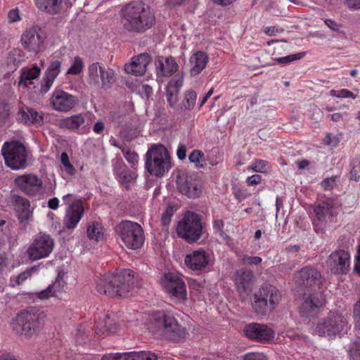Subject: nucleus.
Masks as SVG:
<instances>
[{
    "instance_id": "1",
    "label": "nucleus",
    "mask_w": 360,
    "mask_h": 360,
    "mask_svg": "<svg viewBox=\"0 0 360 360\" xmlns=\"http://www.w3.org/2000/svg\"><path fill=\"white\" fill-rule=\"evenodd\" d=\"M141 286V278L134 271H103L96 281L97 291L110 297H128Z\"/></svg>"
},
{
    "instance_id": "2",
    "label": "nucleus",
    "mask_w": 360,
    "mask_h": 360,
    "mask_svg": "<svg viewBox=\"0 0 360 360\" xmlns=\"http://www.w3.org/2000/svg\"><path fill=\"white\" fill-rule=\"evenodd\" d=\"M121 23L127 32L143 34L155 25V16L146 4L132 1L122 8Z\"/></svg>"
},
{
    "instance_id": "3",
    "label": "nucleus",
    "mask_w": 360,
    "mask_h": 360,
    "mask_svg": "<svg viewBox=\"0 0 360 360\" xmlns=\"http://www.w3.org/2000/svg\"><path fill=\"white\" fill-rule=\"evenodd\" d=\"M46 319L45 313L39 308L31 307L19 311L14 330L21 335L30 338L41 330Z\"/></svg>"
},
{
    "instance_id": "4",
    "label": "nucleus",
    "mask_w": 360,
    "mask_h": 360,
    "mask_svg": "<svg viewBox=\"0 0 360 360\" xmlns=\"http://www.w3.org/2000/svg\"><path fill=\"white\" fill-rule=\"evenodd\" d=\"M281 300L280 291L273 285L264 283L253 295L252 307L257 315L270 314Z\"/></svg>"
},
{
    "instance_id": "5",
    "label": "nucleus",
    "mask_w": 360,
    "mask_h": 360,
    "mask_svg": "<svg viewBox=\"0 0 360 360\" xmlns=\"http://www.w3.org/2000/svg\"><path fill=\"white\" fill-rule=\"evenodd\" d=\"M349 327L347 314L330 311L314 325V333L319 336L335 338L346 333Z\"/></svg>"
},
{
    "instance_id": "6",
    "label": "nucleus",
    "mask_w": 360,
    "mask_h": 360,
    "mask_svg": "<svg viewBox=\"0 0 360 360\" xmlns=\"http://www.w3.org/2000/svg\"><path fill=\"white\" fill-rule=\"evenodd\" d=\"M176 233L188 243H196L203 233L202 217L194 212H187L178 223Z\"/></svg>"
},
{
    "instance_id": "7",
    "label": "nucleus",
    "mask_w": 360,
    "mask_h": 360,
    "mask_svg": "<svg viewBox=\"0 0 360 360\" xmlns=\"http://www.w3.org/2000/svg\"><path fill=\"white\" fill-rule=\"evenodd\" d=\"M146 169L155 176H162L171 167L169 155L163 146L151 147L146 154Z\"/></svg>"
},
{
    "instance_id": "8",
    "label": "nucleus",
    "mask_w": 360,
    "mask_h": 360,
    "mask_svg": "<svg viewBox=\"0 0 360 360\" xmlns=\"http://www.w3.org/2000/svg\"><path fill=\"white\" fill-rule=\"evenodd\" d=\"M115 232L129 249H139L144 243L143 229L136 222L122 221L116 226Z\"/></svg>"
},
{
    "instance_id": "9",
    "label": "nucleus",
    "mask_w": 360,
    "mask_h": 360,
    "mask_svg": "<svg viewBox=\"0 0 360 360\" xmlns=\"http://www.w3.org/2000/svg\"><path fill=\"white\" fill-rule=\"evenodd\" d=\"M5 164L14 170L25 169L27 165V150L21 142H5L1 148Z\"/></svg>"
},
{
    "instance_id": "10",
    "label": "nucleus",
    "mask_w": 360,
    "mask_h": 360,
    "mask_svg": "<svg viewBox=\"0 0 360 360\" xmlns=\"http://www.w3.org/2000/svg\"><path fill=\"white\" fill-rule=\"evenodd\" d=\"M153 319L167 339L178 341L186 337V328L181 326L172 315L162 311H158L154 314Z\"/></svg>"
},
{
    "instance_id": "11",
    "label": "nucleus",
    "mask_w": 360,
    "mask_h": 360,
    "mask_svg": "<svg viewBox=\"0 0 360 360\" xmlns=\"http://www.w3.org/2000/svg\"><path fill=\"white\" fill-rule=\"evenodd\" d=\"M46 35L44 30L37 24L27 27L20 37V43L24 49L37 54L45 49Z\"/></svg>"
},
{
    "instance_id": "12",
    "label": "nucleus",
    "mask_w": 360,
    "mask_h": 360,
    "mask_svg": "<svg viewBox=\"0 0 360 360\" xmlns=\"http://www.w3.org/2000/svg\"><path fill=\"white\" fill-rule=\"evenodd\" d=\"M162 287L174 302H184L187 300V292L184 281L174 271L165 273L160 279Z\"/></svg>"
},
{
    "instance_id": "13",
    "label": "nucleus",
    "mask_w": 360,
    "mask_h": 360,
    "mask_svg": "<svg viewBox=\"0 0 360 360\" xmlns=\"http://www.w3.org/2000/svg\"><path fill=\"white\" fill-rule=\"evenodd\" d=\"M54 240L45 233L37 234L27 249V255L32 260L45 258L51 253Z\"/></svg>"
},
{
    "instance_id": "14",
    "label": "nucleus",
    "mask_w": 360,
    "mask_h": 360,
    "mask_svg": "<svg viewBox=\"0 0 360 360\" xmlns=\"http://www.w3.org/2000/svg\"><path fill=\"white\" fill-rule=\"evenodd\" d=\"M303 300L300 313L302 316L308 318L315 317L326 303L324 296L321 291L309 293L304 292Z\"/></svg>"
},
{
    "instance_id": "15",
    "label": "nucleus",
    "mask_w": 360,
    "mask_h": 360,
    "mask_svg": "<svg viewBox=\"0 0 360 360\" xmlns=\"http://www.w3.org/2000/svg\"><path fill=\"white\" fill-rule=\"evenodd\" d=\"M71 196V194H67L63 198V201L68 205L63 221L64 227L68 230H73L76 228L84 212L83 202L81 200H75L71 204H69L68 200Z\"/></svg>"
},
{
    "instance_id": "16",
    "label": "nucleus",
    "mask_w": 360,
    "mask_h": 360,
    "mask_svg": "<svg viewBox=\"0 0 360 360\" xmlns=\"http://www.w3.org/2000/svg\"><path fill=\"white\" fill-rule=\"evenodd\" d=\"M176 186L179 192L189 198H198L202 192L200 181L185 172L177 175Z\"/></svg>"
},
{
    "instance_id": "17",
    "label": "nucleus",
    "mask_w": 360,
    "mask_h": 360,
    "mask_svg": "<svg viewBox=\"0 0 360 360\" xmlns=\"http://www.w3.org/2000/svg\"><path fill=\"white\" fill-rule=\"evenodd\" d=\"M294 278L299 287L307 289V293L320 291L323 283L320 271H296Z\"/></svg>"
},
{
    "instance_id": "18",
    "label": "nucleus",
    "mask_w": 360,
    "mask_h": 360,
    "mask_svg": "<svg viewBox=\"0 0 360 360\" xmlns=\"http://www.w3.org/2000/svg\"><path fill=\"white\" fill-rule=\"evenodd\" d=\"M243 332L250 340L262 342L271 340L275 335L271 328L259 323H250L245 325Z\"/></svg>"
},
{
    "instance_id": "19",
    "label": "nucleus",
    "mask_w": 360,
    "mask_h": 360,
    "mask_svg": "<svg viewBox=\"0 0 360 360\" xmlns=\"http://www.w3.org/2000/svg\"><path fill=\"white\" fill-rule=\"evenodd\" d=\"M15 182L23 193L29 195H35L39 193L43 184L41 179L32 174L18 176Z\"/></svg>"
},
{
    "instance_id": "20",
    "label": "nucleus",
    "mask_w": 360,
    "mask_h": 360,
    "mask_svg": "<svg viewBox=\"0 0 360 360\" xmlns=\"http://www.w3.org/2000/svg\"><path fill=\"white\" fill-rule=\"evenodd\" d=\"M326 266L330 270H348L351 264L349 250H336L326 259Z\"/></svg>"
},
{
    "instance_id": "21",
    "label": "nucleus",
    "mask_w": 360,
    "mask_h": 360,
    "mask_svg": "<svg viewBox=\"0 0 360 360\" xmlns=\"http://www.w3.org/2000/svg\"><path fill=\"white\" fill-rule=\"evenodd\" d=\"M53 108L58 111L68 112L78 103L76 96L63 91H56L51 98Z\"/></svg>"
},
{
    "instance_id": "22",
    "label": "nucleus",
    "mask_w": 360,
    "mask_h": 360,
    "mask_svg": "<svg viewBox=\"0 0 360 360\" xmlns=\"http://www.w3.org/2000/svg\"><path fill=\"white\" fill-rule=\"evenodd\" d=\"M151 62V56L147 53H142L134 56L129 63L124 65V70L128 74L141 76L146 72L147 66Z\"/></svg>"
},
{
    "instance_id": "23",
    "label": "nucleus",
    "mask_w": 360,
    "mask_h": 360,
    "mask_svg": "<svg viewBox=\"0 0 360 360\" xmlns=\"http://www.w3.org/2000/svg\"><path fill=\"white\" fill-rule=\"evenodd\" d=\"M210 262L209 255L202 249L193 251L185 257V264L192 270H201L206 268Z\"/></svg>"
},
{
    "instance_id": "24",
    "label": "nucleus",
    "mask_w": 360,
    "mask_h": 360,
    "mask_svg": "<svg viewBox=\"0 0 360 360\" xmlns=\"http://www.w3.org/2000/svg\"><path fill=\"white\" fill-rule=\"evenodd\" d=\"M60 71L61 62L60 60H55L50 62L40 86L41 94H44L49 91Z\"/></svg>"
},
{
    "instance_id": "25",
    "label": "nucleus",
    "mask_w": 360,
    "mask_h": 360,
    "mask_svg": "<svg viewBox=\"0 0 360 360\" xmlns=\"http://www.w3.org/2000/svg\"><path fill=\"white\" fill-rule=\"evenodd\" d=\"M179 65L172 57H159L157 64V75L170 77L178 70Z\"/></svg>"
},
{
    "instance_id": "26",
    "label": "nucleus",
    "mask_w": 360,
    "mask_h": 360,
    "mask_svg": "<svg viewBox=\"0 0 360 360\" xmlns=\"http://www.w3.org/2000/svg\"><path fill=\"white\" fill-rule=\"evenodd\" d=\"M209 58L206 53L197 51L189 58L190 74L191 76L199 75L207 66Z\"/></svg>"
},
{
    "instance_id": "27",
    "label": "nucleus",
    "mask_w": 360,
    "mask_h": 360,
    "mask_svg": "<svg viewBox=\"0 0 360 360\" xmlns=\"http://www.w3.org/2000/svg\"><path fill=\"white\" fill-rule=\"evenodd\" d=\"M17 120L28 125H41L44 117L42 114H39L35 110L26 107L19 110L17 114Z\"/></svg>"
},
{
    "instance_id": "28",
    "label": "nucleus",
    "mask_w": 360,
    "mask_h": 360,
    "mask_svg": "<svg viewBox=\"0 0 360 360\" xmlns=\"http://www.w3.org/2000/svg\"><path fill=\"white\" fill-rule=\"evenodd\" d=\"M234 281L240 293L250 290L255 281L252 271H236Z\"/></svg>"
},
{
    "instance_id": "29",
    "label": "nucleus",
    "mask_w": 360,
    "mask_h": 360,
    "mask_svg": "<svg viewBox=\"0 0 360 360\" xmlns=\"http://www.w3.org/2000/svg\"><path fill=\"white\" fill-rule=\"evenodd\" d=\"M63 0H34L37 8L50 15L60 13Z\"/></svg>"
},
{
    "instance_id": "30",
    "label": "nucleus",
    "mask_w": 360,
    "mask_h": 360,
    "mask_svg": "<svg viewBox=\"0 0 360 360\" xmlns=\"http://www.w3.org/2000/svg\"><path fill=\"white\" fill-rule=\"evenodd\" d=\"M117 329V326L115 321L109 315H106L96 323L95 332L98 336H106L115 333Z\"/></svg>"
},
{
    "instance_id": "31",
    "label": "nucleus",
    "mask_w": 360,
    "mask_h": 360,
    "mask_svg": "<svg viewBox=\"0 0 360 360\" xmlns=\"http://www.w3.org/2000/svg\"><path fill=\"white\" fill-rule=\"evenodd\" d=\"M314 211L316 215V220L314 222V229L316 232H319V224L323 222L327 217H330L332 216V208L328 202H323L317 205L314 207ZM320 230L321 232L323 231L322 229H320Z\"/></svg>"
},
{
    "instance_id": "32",
    "label": "nucleus",
    "mask_w": 360,
    "mask_h": 360,
    "mask_svg": "<svg viewBox=\"0 0 360 360\" xmlns=\"http://www.w3.org/2000/svg\"><path fill=\"white\" fill-rule=\"evenodd\" d=\"M15 210L20 222L29 220L32 217L29 200L19 198L15 200Z\"/></svg>"
},
{
    "instance_id": "33",
    "label": "nucleus",
    "mask_w": 360,
    "mask_h": 360,
    "mask_svg": "<svg viewBox=\"0 0 360 360\" xmlns=\"http://www.w3.org/2000/svg\"><path fill=\"white\" fill-rule=\"evenodd\" d=\"M103 66V64L98 62L93 63L88 66L87 82L89 85L94 87L100 86V76Z\"/></svg>"
},
{
    "instance_id": "34",
    "label": "nucleus",
    "mask_w": 360,
    "mask_h": 360,
    "mask_svg": "<svg viewBox=\"0 0 360 360\" xmlns=\"http://www.w3.org/2000/svg\"><path fill=\"white\" fill-rule=\"evenodd\" d=\"M86 116L84 114L74 115L62 120L60 127L70 130H76L82 126H84Z\"/></svg>"
},
{
    "instance_id": "35",
    "label": "nucleus",
    "mask_w": 360,
    "mask_h": 360,
    "mask_svg": "<svg viewBox=\"0 0 360 360\" xmlns=\"http://www.w3.org/2000/svg\"><path fill=\"white\" fill-rule=\"evenodd\" d=\"M120 360H158V356L150 351L120 353Z\"/></svg>"
},
{
    "instance_id": "36",
    "label": "nucleus",
    "mask_w": 360,
    "mask_h": 360,
    "mask_svg": "<svg viewBox=\"0 0 360 360\" xmlns=\"http://www.w3.org/2000/svg\"><path fill=\"white\" fill-rule=\"evenodd\" d=\"M40 72L41 69L36 65L32 68H23L21 70L19 85L27 86L28 84H32V80L39 76Z\"/></svg>"
},
{
    "instance_id": "37",
    "label": "nucleus",
    "mask_w": 360,
    "mask_h": 360,
    "mask_svg": "<svg viewBox=\"0 0 360 360\" xmlns=\"http://www.w3.org/2000/svg\"><path fill=\"white\" fill-rule=\"evenodd\" d=\"M116 74L114 70L103 66L100 76V86L103 89H110L115 82Z\"/></svg>"
},
{
    "instance_id": "38",
    "label": "nucleus",
    "mask_w": 360,
    "mask_h": 360,
    "mask_svg": "<svg viewBox=\"0 0 360 360\" xmlns=\"http://www.w3.org/2000/svg\"><path fill=\"white\" fill-rule=\"evenodd\" d=\"M86 233L89 239L101 241L104 238V228L98 223L92 222L88 226Z\"/></svg>"
},
{
    "instance_id": "39",
    "label": "nucleus",
    "mask_w": 360,
    "mask_h": 360,
    "mask_svg": "<svg viewBox=\"0 0 360 360\" xmlns=\"http://www.w3.org/2000/svg\"><path fill=\"white\" fill-rule=\"evenodd\" d=\"M66 274V271H58L56 281L51 285H49L53 289V294H55L56 297H58L64 291V288L66 285V282L64 278Z\"/></svg>"
},
{
    "instance_id": "40",
    "label": "nucleus",
    "mask_w": 360,
    "mask_h": 360,
    "mask_svg": "<svg viewBox=\"0 0 360 360\" xmlns=\"http://www.w3.org/2000/svg\"><path fill=\"white\" fill-rule=\"evenodd\" d=\"M197 95L195 91L190 90L185 93L184 98L179 105L180 110H191L196 101Z\"/></svg>"
},
{
    "instance_id": "41",
    "label": "nucleus",
    "mask_w": 360,
    "mask_h": 360,
    "mask_svg": "<svg viewBox=\"0 0 360 360\" xmlns=\"http://www.w3.org/2000/svg\"><path fill=\"white\" fill-rule=\"evenodd\" d=\"M269 169V165L268 162L261 159L252 162L248 167V171L258 173H266Z\"/></svg>"
},
{
    "instance_id": "42",
    "label": "nucleus",
    "mask_w": 360,
    "mask_h": 360,
    "mask_svg": "<svg viewBox=\"0 0 360 360\" xmlns=\"http://www.w3.org/2000/svg\"><path fill=\"white\" fill-rule=\"evenodd\" d=\"M84 65L82 58L76 56L74 58L72 64L67 70L66 74L70 75H77L80 74L84 69Z\"/></svg>"
},
{
    "instance_id": "43",
    "label": "nucleus",
    "mask_w": 360,
    "mask_h": 360,
    "mask_svg": "<svg viewBox=\"0 0 360 360\" xmlns=\"http://www.w3.org/2000/svg\"><path fill=\"white\" fill-rule=\"evenodd\" d=\"M305 53H298L295 54L288 55L284 57H278L276 58L274 60L276 61L278 64L281 65H287L289 64L293 61L300 60L304 56Z\"/></svg>"
},
{
    "instance_id": "44",
    "label": "nucleus",
    "mask_w": 360,
    "mask_h": 360,
    "mask_svg": "<svg viewBox=\"0 0 360 360\" xmlns=\"http://www.w3.org/2000/svg\"><path fill=\"white\" fill-rule=\"evenodd\" d=\"M188 159L191 162L195 163L196 167L202 168L203 165L202 162L205 160V156L203 153H202L199 150H194L188 156Z\"/></svg>"
},
{
    "instance_id": "45",
    "label": "nucleus",
    "mask_w": 360,
    "mask_h": 360,
    "mask_svg": "<svg viewBox=\"0 0 360 360\" xmlns=\"http://www.w3.org/2000/svg\"><path fill=\"white\" fill-rule=\"evenodd\" d=\"M23 60L22 52L20 50H14L9 53L8 64H13L14 67H17Z\"/></svg>"
},
{
    "instance_id": "46",
    "label": "nucleus",
    "mask_w": 360,
    "mask_h": 360,
    "mask_svg": "<svg viewBox=\"0 0 360 360\" xmlns=\"http://www.w3.org/2000/svg\"><path fill=\"white\" fill-rule=\"evenodd\" d=\"M178 94L179 92L177 91H169V89H166V96L168 103L175 110H180V105H177Z\"/></svg>"
},
{
    "instance_id": "47",
    "label": "nucleus",
    "mask_w": 360,
    "mask_h": 360,
    "mask_svg": "<svg viewBox=\"0 0 360 360\" xmlns=\"http://www.w3.org/2000/svg\"><path fill=\"white\" fill-rule=\"evenodd\" d=\"M31 276V271H22L16 277L11 278L10 280V285L15 287L22 283L25 280Z\"/></svg>"
},
{
    "instance_id": "48",
    "label": "nucleus",
    "mask_w": 360,
    "mask_h": 360,
    "mask_svg": "<svg viewBox=\"0 0 360 360\" xmlns=\"http://www.w3.org/2000/svg\"><path fill=\"white\" fill-rule=\"evenodd\" d=\"M330 95L333 97L342 98H352L353 99H355L356 98V95L354 94L352 91H350L346 89H343L340 91H336L334 89L330 90Z\"/></svg>"
},
{
    "instance_id": "49",
    "label": "nucleus",
    "mask_w": 360,
    "mask_h": 360,
    "mask_svg": "<svg viewBox=\"0 0 360 360\" xmlns=\"http://www.w3.org/2000/svg\"><path fill=\"white\" fill-rule=\"evenodd\" d=\"M60 160L65 167V172L69 175H74L75 174V169L73 165L70 162L69 157L66 153H63L61 154Z\"/></svg>"
},
{
    "instance_id": "50",
    "label": "nucleus",
    "mask_w": 360,
    "mask_h": 360,
    "mask_svg": "<svg viewBox=\"0 0 360 360\" xmlns=\"http://www.w3.org/2000/svg\"><path fill=\"white\" fill-rule=\"evenodd\" d=\"M174 213V210L172 206H167L162 213L161 217V222L165 226H168L172 220V217Z\"/></svg>"
},
{
    "instance_id": "51",
    "label": "nucleus",
    "mask_w": 360,
    "mask_h": 360,
    "mask_svg": "<svg viewBox=\"0 0 360 360\" xmlns=\"http://www.w3.org/2000/svg\"><path fill=\"white\" fill-rule=\"evenodd\" d=\"M183 85V79L180 77H173L170 82L168 83L167 89L169 91H174L179 92L181 87Z\"/></svg>"
},
{
    "instance_id": "52",
    "label": "nucleus",
    "mask_w": 360,
    "mask_h": 360,
    "mask_svg": "<svg viewBox=\"0 0 360 360\" xmlns=\"http://www.w3.org/2000/svg\"><path fill=\"white\" fill-rule=\"evenodd\" d=\"M350 179L356 181L360 180V160H354L352 162V168L350 171Z\"/></svg>"
},
{
    "instance_id": "53",
    "label": "nucleus",
    "mask_w": 360,
    "mask_h": 360,
    "mask_svg": "<svg viewBox=\"0 0 360 360\" xmlns=\"http://www.w3.org/2000/svg\"><path fill=\"white\" fill-rule=\"evenodd\" d=\"M338 180V176H333L331 177L324 179L321 183V187L324 190H332L336 186Z\"/></svg>"
},
{
    "instance_id": "54",
    "label": "nucleus",
    "mask_w": 360,
    "mask_h": 360,
    "mask_svg": "<svg viewBox=\"0 0 360 360\" xmlns=\"http://www.w3.org/2000/svg\"><path fill=\"white\" fill-rule=\"evenodd\" d=\"M122 152L125 159L129 163L133 165H135L138 163L139 155L136 152L132 151L129 149L122 150Z\"/></svg>"
},
{
    "instance_id": "55",
    "label": "nucleus",
    "mask_w": 360,
    "mask_h": 360,
    "mask_svg": "<svg viewBox=\"0 0 360 360\" xmlns=\"http://www.w3.org/2000/svg\"><path fill=\"white\" fill-rule=\"evenodd\" d=\"M338 250H347L352 245L350 243V239L347 236H341L336 241Z\"/></svg>"
},
{
    "instance_id": "56",
    "label": "nucleus",
    "mask_w": 360,
    "mask_h": 360,
    "mask_svg": "<svg viewBox=\"0 0 360 360\" xmlns=\"http://www.w3.org/2000/svg\"><path fill=\"white\" fill-rule=\"evenodd\" d=\"M324 22L326 25L333 31L340 34L343 33L342 25L335 20L332 19H326Z\"/></svg>"
},
{
    "instance_id": "57",
    "label": "nucleus",
    "mask_w": 360,
    "mask_h": 360,
    "mask_svg": "<svg viewBox=\"0 0 360 360\" xmlns=\"http://www.w3.org/2000/svg\"><path fill=\"white\" fill-rule=\"evenodd\" d=\"M242 360H269L262 352H250L243 356Z\"/></svg>"
},
{
    "instance_id": "58",
    "label": "nucleus",
    "mask_w": 360,
    "mask_h": 360,
    "mask_svg": "<svg viewBox=\"0 0 360 360\" xmlns=\"http://www.w3.org/2000/svg\"><path fill=\"white\" fill-rule=\"evenodd\" d=\"M37 297L40 300H46L56 295L53 294V289L49 285L45 290L37 292Z\"/></svg>"
},
{
    "instance_id": "59",
    "label": "nucleus",
    "mask_w": 360,
    "mask_h": 360,
    "mask_svg": "<svg viewBox=\"0 0 360 360\" xmlns=\"http://www.w3.org/2000/svg\"><path fill=\"white\" fill-rule=\"evenodd\" d=\"M20 11L18 8H13L8 13V20L10 23L16 22L20 20Z\"/></svg>"
},
{
    "instance_id": "60",
    "label": "nucleus",
    "mask_w": 360,
    "mask_h": 360,
    "mask_svg": "<svg viewBox=\"0 0 360 360\" xmlns=\"http://www.w3.org/2000/svg\"><path fill=\"white\" fill-rule=\"evenodd\" d=\"M354 318L356 326L360 328V299L354 305Z\"/></svg>"
},
{
    "instance_id": "61",
    "label": "nucleus",
    "mask_w": 360,
    "mask_h": 360,
    "mask_svg": "<svg viewBox=\"0 0 360 360\" xmlns=\"http://www.w3.org/2000/svg\"><path fill=\"white\" fill-rule=\"evenodd\" d=\"M351 356L354 360H360V340L355 343V347L349 350Z\"/></svg>"
},
{
    "instance_id": "62",
    "label": "nucleus",
    "mask_w": 360,
    "mask_h": 360,
    "mask_svg": "<svg viewBox=\"0 0 360 360\" xmlns=\"http://www.w3.org/2000/svg\"><path fill=\"white\" fill-rule=\"evenodd\" d=\"M262 181V176L259 174H253L246 179L248 186H254L259 184Z\"/></svg>"
},
{
    "instance_id": "63",
    "label": "nucleus",
    "mask_w": 360,
    "mask_h": 360,
    "mask_svg": "<svg viewBox=\"0 0 360 360\" xmlns=\"http://www.w3.org/2000/svg\"><path fill=\"white\" fill-rule=\"evenodd\" d=\"M224 226V224L222 220L217 219V220L214 221V223H213L214 229L218 231L219 236L225 235V233L223 231Z\"/></svg>"
},
{
    "instance_id": "64",
    "label": "nucleus",
    "mask_w": 360,
    "mask_h": 360,
    "mask_svg": "<svg viewBox=\"0 0 360 360\" xmlns=\"http://www.w3.org/2000/svg\"><path fill=\"white\" fill-rule=\"evenodd\" d=\"M353 270H360V244L358 246L356 254L354 257V265Z\"/></svg>"
}]
</instances>
